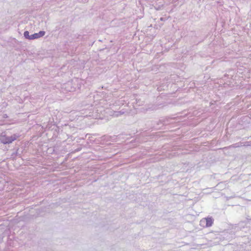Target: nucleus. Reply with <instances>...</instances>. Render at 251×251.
<instances>
[{"label":"nucleus","instance_id":"nucleus-1","mask_svg":"<svg viewBox=\"0 0 251 251\" xmlns=\"http://www.w3.org/2000/svg\"><path fill=\"white\" fill-rule=\"evenodd\" d=\"M16 139L15 135L11 137H7L5 136H1L0 137V140L1 142L3 144H9L12 143L13 141Z\"/></svg>","mask_w":251,"mask_h":251},{"label":"nucleus","instance_id":"nucleus-2","mask_svg":"<svg viewBox=\"0 0 251 251\" xmlns=\"http://www.w3.org/2000/svg\"><path fill=\"white\" fill-rule=\"evenodd\" d=\"M206 223L205 226L206 227H210L212 226L213 224V219L211 217H207L205 218H203L201 221V223Z\"/></svg>","mask_w":251,"mask_h":251},{"label":"nucleus","instance_id":"nucleus-3","mask_svg":"<svg viewBox=\"0 0 251 251\" xmlns=\"http://www.w3.org/2000/svg\"><path fill=\"white\" fill-rule=\"evenodd\" d=\"M45 31H40L39 33H34V34L30 35V37H29V38L30 40L37 39L38 38L43 36L45 35Z\"/></svg>","mask_w":251,"mask_h":251},{"label":"nucleus","instance_id":"nucleus-4","mask_svg":"<svg viewBox=\"0 0 251 251\" xmlns=\"http://www.w3.org/2000/svg\"><path fill=\"white\" fill-rule=\"evenodd\" d=\"M24 36H25V37L26 38L29 39V37H30V35H29V32L28 31H25L24 32Z\"/></svg>","mask_w":251,"mask_h":251}]
</instances>
